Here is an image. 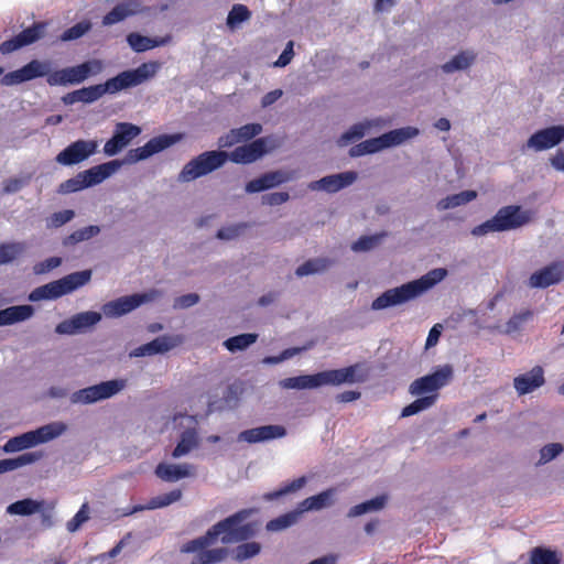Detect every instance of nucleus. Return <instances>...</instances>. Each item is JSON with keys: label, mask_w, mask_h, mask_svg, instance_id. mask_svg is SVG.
<instances>
[{"label": "nucleus", "mask_w": 564, "mask_h": 564, "mask_svg": "<svg viewBox=\"0 0 564 564\" xmlns=\"http://www.w3.org/2000/svg\"><path fill=\"white\" fill-rule=\"evenodd\" d=\"M436 400H437V394L419 398L402 409L401 416L408 417V416L414 415L421 411H424V410L431 408L432 405H434Z\"/></svg>", "instance_id": "nucleus-47"}, {"label": "nucleus", "mask_w": 564, "mask_h": 564, "mask_svg": "<svg viewBox=\"0 0 564 564\" xmlns=\"http://www.w3.org/2000/svg\"><path fill=\"white\" fill-rule=\"evenodd\" d=\"M419 134V130L413 127H404L391 130L387 133L380 135L381 143L383 144V149L399 145L404 141L415 137Z\"/></svg>", "instance_id": "nucleus-32"}, {"label": "nucleus", "mask_w": 564, "mask_h": 564, "mask_svg": "<svg viewBox=\"0 0 564 564\" xmlns=\"http://www.w3.org/2000/svg\"><path fill=\"white\" fill-rule=\"evenodd\" d=\"M195 552L197 553L192 564H215L225 560L228 554L227 549L224 547L207 551L205 549H198Z\"/></svg>", "instance_id": "nucleus-39"}, {"label": "nucleus", "mask_w": 564, "mask_h": 564, "mask_svg": "<svg viewBox=\"0 0 564 564\" xmlns=\"http://www.w3.org/2000/svg\"><path fill=\"white\" fill-rule=\"evenodd\" d=\"M260 551L261 545L258 542L242 543L235 551V560L242 562L258 555Z\"/></svg>", "instance_id": "nucleus-56"}, {"label": "nucleus", "mask_w": 564, "mask_h": 564, "mask_svg": "<svg viewBox=\"0 0 564 564\" xmlns=\"http://www.w3.org/2000/svg\"><path fill=\"white\" fill-rule=\"evenodd\" d=\"M121 163L117 160L106 162L94 167H90L84 172H80L86 186H93L101 183L106 178H108L117 169H119Z\"/></svg>", "instance_id": "nucleus-23"}, {"label": "nucleus", "mask_w": 564, "mask_h": 564, "mask_svg": "<svg viewBox=\"0 0 564 564\" xmlns=\"http://www.w3.org/2000/svg\"><path fill=\"white\" fill-rule=\"evenodd\" d=\"M533 313L530 310H525L518 314L512 315L506 323V333L513 334L522 328L523 323L532 317Z\"/></svg>", "instance_id": "nucleus-57"}, {"label": "nucleus", "mask_w": 564, "mask_h": 564, "mask_svg": "<svg viewBox=\"0 0 564 564\" xmlns=\"http://www.w3.org/2000/svg\"><path fill=\"white\" fill-rule=\"evenodd\" d=\"M286 431L281 425H264L242 431L238 440L247 443H259L263 441L283 437Z\"/></svg>", "instance_id": "nucleus-22"}, {"label": "nucleus", "mask_w": 564, "mask_h": 564, "mask_svg": "<svg viewBox=\"0 0 564 564\" xmlns=\"http://www.w3.org/2000/svg\"><path fill=\"white\" fill-rule=\"evenodd\" d=\"M257 334H241L224 341V346L231 352L243 350L257 341Z\"/></svg>", "instance_id": "nucleus-48"}, {"label": "nucleus", "mask_w": 564, "mask_h": 564, "mask_svg": "<svg viewBox=\"0 0 564 564\" xmlns=\"http://www.w3.org/2000/svg\"><path fill=\"white\" fill-rule=\"evenodd\" d=\"M530 220V212L523 210L521 206L518 205H508L501 207L491 219L474 227L471 234L476 237H480L489 232L513 230L524 226Z\"/></svg>", "instance_id": "nucleus-5"}, {"label": "nucleus", "mask_w": 564, "mask_h": 564, "mask_svg": "<svg viewBox=\"0 0 564 564\" xmlns=\"http://www.w3.org/2000/svg\"><path fill=\"white\" fill-rule=\"evenodd\" d=\"M446 275V269L437 268L416 280L389 289L372 301L371 310L381 311L413 301L440 283Z\"/></svg>", "instance_id": "nucleus-3"}, {"label": "nucleus", "mask_w": 564, "mask_h": 564, "mask_svg": "<svg viewBox=\"0 0 564 564\" xmlns=\"http://www.w3.org/2000/svg\"><path fill=\"white\" fill-rule=\"evenodd\" d=\"M161 68L159 62L142 63L134 69L123 70L117 76L107 79L104 84L83 87L80 91V102L91 104L105 94H117L120 90L135 87L151 79Z\"/></svg>", "instance_id": "nucleus-2"}, {"label": "nucleus", "mask_w": 564, "mask_h": 564, "mask_svg": "<svg viewBox=\"0 0 564 564\" xmlns=\"http://www.w3.org/2000/svg\"><path fill=\"white\" fill-rule=\"evenodd\" d=\"M477 197V193L475 191H463L458 194L449 195L437 203V208L440 210H445L454 207H458L460 205H465Z\"/></svg>", "instance_id": "nucleus-38"}, {"label": "nucleus", "mask_w": 564, "mask_h": 564, "mask_svg": "<svg viewBox=\"0 0 564 564\" xmlns=\"http://www.w3.org/2000/svg\"><path fill=\"white\" fill-rule=\"evenodd\" d=\"M330 264L332 261L327 258L310 259L300 267H297V269L295 270V274L302 278L305 275L319 273L325 271Z\"/></svg>", "instance_id": "nucleus-41"}, {"label": "nucleus", "mask_w": 564, "mask_h": 564, "mask_svg": "<svg viewBox=\"0 0 564 564\" xmlns=\"http://www.w3.org/2000/svg\"><path fill=\"white\" fill-rule=\"evenodd\" d=\"M42 457L41 453H24L14 458L0 460V474L18 469L22 466L35 463Z\"/></svg>", "instance_id": "nucleus-36"}, {"label": "nucleus", "mask_w": 564, "mask_h": 564, "mask_svg": "<svg viewBox=\"0 0 564 564\" xmlns=\"http://www.w3.org/2000/svg\"><path fill=\"white\" fill-rule=\"evenodd\" d=\"M563 452V445L560 443H551L543 446L540 451V463L545 464Z\"/></svg>", "instance_id": "nucleus-64"}, {"label": "nucleus", "mask_w": 564, "mask_h": 564, "mask_svg": "<svg viewBox=\"0 0 564 564\" xmlns=\"http://www.w3.org/2000/svg\"><path fill=\"white\" fill-rule=\"evenodd\" d=\"M141 128L131 122H118L115 126L112 137L105 143L104 152L108 156H113L131 143L133 139L140 135Z\"/></svg>", "instance_id": "nucleus-12"}, {"label": "nucleus", "mask_w": 564, "mask_h": 564, "mask_svg": "<svg viewBox=\"0 0 564 564\" xmlns=\"http://www.w3.org/2000/svg\"><path fill=\"white\" fill-rule=\"evenodd\" d=\"M100 232V228L96 225H90L73 231L64 238L63 245L65 247L75 246L82 241H86Z\"/></svg>", "instance_id": "nucleus-43"}, {"label": "nucleus", "mask_w": 564, "mask_h": 564, "mask_svg": "<svg viewBox=\"0 0 564 564\" xmlns=\"http://www.w3.org/2000/svg\"><path fill=\"white\" fill-rule=\"evenodd\" d=\"M101 319L100 313L88 311L73 315L59 324L55 332L61 335H73L96 325Z\"/></svg>", "instance_id": "nucleus-17"}, {"label": "nucleus", "mask_w": 564, "mask_h": 564, "mask_svg": "<svg viewBox=\"0 0 564 564\" xmlns=\"http://www.w3.org/2000/svg\"><path fill=\"white\" fill-rule=\"evenodd\" d=\"M251 17L250 10L243 4H234L227 17V25L235 29L239 23L249 20Z\"/></svg>", "instance_id": "nucleus-51"}, {"label": "nucleus", "mask_w": 564, "mask_h": 564, "mask_svg": "<svg viewBox=\"0 0 564 564\" xmlns=\"http://www.w3.org/2000/svg\"><path fill=\"white\" fill-rule=\"evenodd\" d=\"M96 141L78 140L70 143L56 155V162L62 165H74L83 162L95 153Z\"/></svg>", "instance_id": "nucleus-15"}, {"label": "nucleus", "mask_w": 564, "mask_h": 564, "mask_svg": "<svg viewBox=\"0 0 564 564\" xmlns=\"http://www.w3.org/2000/svg\"><path fill=\"white\" fill-rule=\"evenodd\" d=\"M247 228V224L241 223L237 225H231L227 227H223L217 231V238L221 240H230L237 238L245 229Z\"/></svg>", "instance_id": "nucleus-63"}, {"label": "nucleus", "mask_w": 564, "mask_h": 564, "mask_svg": "<svg viewBox=\"0 0 564 564\" xmlns=\"http://www.w3.org/2000/svg\"><path fill=\"white\" fill-rule=\"evenodd\" d=\"M332 490H325L318 495L308 497L300 503V512L319 510L330 503Z\"/></svg>", "instance_id": "nucleus-42"}, {"label": "nucleus", "mask_w": 564, "mask_h": 564, "mask_svg": "<svg viewBox=\"0 0 564 564\" xmlns=\"http://www.w3.org/2000/svg\"><path fill=\"white\" fill-rule=\"evenodd\" d=\"M174 346H175V343L173 341L172 337L160 336V337L154 338L150 343H147L144 345L137 347L131 352V356L144 357V356H153L156 354H164V352L171 350Z\"/></svg>", "instance_id": "nucleus-26"}, {"label": "nucleus", "mask_w": 564, "mask_h": 564, "mask_svg": "<svg viewBox=\"0 0 564 564\" xmlns=\"http://www.w3.org/2000/svg\"><path fill=\"white\" fill-rule=\"evenodd\" d=\"M300 514V510L284 513L275 519L270 520L267 524V529L269 531L284 530L293 525L297 521Z\"/></svg>", "instance_id": "nucleus-50"}, {"label": "nucleus", "mask_w": 564, "mask_h": 564, "mask_svg": "<svg viewBox=\"0 0 564 564\" xmlns=\"http://www.w3.org/2000/svg\"><path fill=\"white\" fill-rule=\"evenodd\" d=\"M267 142L264 138H259L251 143L237 147L228 153V160L238 164L252 163L267 153Z\"/></svg>", "instance_id": "nucleus-19"}, {"label": "nucleus", "mask_w": 564, "mask_h": 564, "mask_svg": "<svg viewBox=\"0 0 564 564\" xmlns=\"http://www.w3.org/2000/svg\"><path fill=\"white\" fill-rule=\"evenodd\" d=\"M181 498H182V490L174 489V490H171L170 492L159 495L156 497L151 498L147 506H142V505L133 506L132 508L126 510L123 512V516H131L135 512L143 511L145 509L154 510V509L164 508V507H167V506L178 501Z\"/></svg>", "instance_id": "nucleus-24"}, {"label": "nucleus", "mask_w": 564, "mask_h": 564, "mask_svg": "<svg viewBox=\"0 0 564 564\" xmlns=\"http://www.w3.org/2000/svg\"><path fill=\"white\" fill-rule=\"evenodd\" d=\"M50 86L79 85L83 83L77 66L65 67L47 75Z\"/></svg>", "instance_id": "nucleus-28"}, {"label": "nucleus", "mask_w": 564, "mask_h": 564, "mask_svg": "<svg viewBox=\"0 0 564 564\" xmlns=\"http://www.w3.org/2000/svg\"><path fill=\"white\" fill-rule=\"evenodd\" d=\"M564 279V263L553 262L531 274L529 286L545 289L560 283Z\"/></svg>", "instance_id": "nucleus-18"}, {"label": "nucleus", "mask_w": 564, "mask_h": 564, "mask_svg": "<svg viewBox=\"0 0 564 564\" xmlns=\"http://www.w3.org/2000/svg\"><path fill=\"white\" fill-rule=\"evenodd\" d=\"M419 134V130L413 127H404L391 130L387 133L380 135L381 143L383 144V149L399 145L404 141L415 137Z\"/></svg>", "instance_id": "nucleus-31"}, {"label": "nucleus", "mask_w": 564, "mask_h": 564, "mask_svg": "<svg viewBox=\"0 0 564 564\" xmlns=\"http://www.w3.org/2000/svg\"><path fill=\"white\" fill-rule=\"evenodd\" d=\"M235 133L239 138V142L248 141L256 135L260 134L262 131V126L260 123H247L240 128L234 129Z\"/></svg>", "instance_id": "nucleus-60"}, {"label": "nucleus", "mask_w": 564, "mask_h": 564, "mask_svg": "<svg viewBox=\"0 0 564 564\" xmlns=\"http://www.w3.org/2000/svg\"><path fill=\"white\" fill-rule=\"evenodd\" d=\"M91 279V271L84 270L73 272L64 278L50 282L34 289L30 295V301L36 302L41 300H55L65 294L72 293L78 288L87 284Z\"/></svg>", "instance_id": "nucleus-6"}, {"label": "nucleus", "mask_w": 564, "mask_h": 564, "mask_svg": "<svg viewBox=\"0 0 564 564\" xmlns=\"http://www.w3.org/2000/svg\"><path fill=\"white\" fill-rule=\"evenodd\" d=\"M289 177L281 171L268 172L258 178L247 183L246 191L248 193H258L286 182Z\"/></svg>", "instance_id": "nucleus-25"}, {"label": "nucleus", "mask_w": 564, "mask_h": 564, "mask_svg": "<svg viewBox=\"0 0 564 564\" xmlns=\"http://www.w3.org/2000/svg\"><path fill=\"white\" fill-rule=\"evenodd\" d=\"M256 509L252 508L237 511L209 528L205 535L185 543L181 551L184 553H194L198 549H206L214 544L218 539H220L224 544L247 541L253 536L256 529L252 523L243 522Z\"/></svg>", "instance_id": "nucleus-1"}, {"label": "nucleus", "mask_w": 564, "mask_h": 564, "mask_svg": "<svg viewBox=\"0 0 564 564\" xmlns=\"http://www.w3.org/2000/svg\"><path fill=\"white\" fill-rule=\"evenodd\" d=\"M384 235L386 234H379V235H372V236H361L351 245V249L356 252L369 251L380 243L381 238Z\"/></svg>", "instance_id": "nucleus-55"}, {"label": "nucleus", "mask_w": 564, "mask_h": 564, "mask_svg": "<svg viewBox=\"0 0 564 564\" xmlns=\"http://www.w3.org/2000/svg\"><path fill=\"white\" fill-rule=\"evenodd\" d=\"M127 42L131 46V48L138 53L145 52L148 50L164 45L166 43L165 39H152L139 33H130L127 36Z\"/></svg>", "instance_id": "nucleus-35"}, {"label": "nucleus", "mask_w": 564, "mask_h": 564, "mask_svg": "<svg viewBox=\"0 0 564 564\" xmlns=\"http://www.w3.org/2000/svg\"><path fill=\"white\" fill-rule=\"evenodd\" d=\"M89 519L88 503H83L76 514L67 522L66 527L69 532L77 531L80 525Z\"/></svg>", "instance_id": "nucleus-61"}, {"label": "nucleus", "mask_w": 564, "mask_h": 564, "mask_svg": "<svg viewBox=\"0 0 564 564\" xmlns=\"http://www.w3.org/2000/svg\"><path fill=\"white\" fill-rule=\"evenodd\" d=\"M90 29L91 23L89 21H82L65 30L59 39L63 42L77 40L86 34Z\"/></svg>", "instance_id": "nucleus-54"}, {"label": "nucleus", "mask_w": 564, "mask_h": 564, "mask_svg": "<svg viewBox=\"0 0 564 564\" xmlns=\"http://www.w3.org/2000/svg\"><path fill=\"white\" fill-rule=\"evenodd\" d=\"M182 139V134H161L150 139L144 145L131 149L126 155L127 163H137L170 148Z\"/></svg>", "instance_id": "nucleus-10"}, {"label": "nucleus", "mask_w": 564, "mask_h": 564, "mask_svg": "<svg viewBox=\"0 0 564 564\" xmlns=\"http://www.w3.org/2000/svg\"><path fill=\"white\" fill-rule=\"evenodd\" d=\"M545 383L544 369L534 366L530 371L521 373L513 379V387L518 395H524L541 388Z\"/></svg>", "instance_id": "nucleus-21"}, {"label": "nucleus", "mask_w": 564, "mask_h": 564, "mask_svg": "<svg viewBox=\"0 0 564 564\" xmlns=\"http://www.w3.org/2000/svg\"><path fill=\"white\" fill-rule=\"evenodd\" d=\"M50 65L37 59H32L23 67L17 69L20 83L29 82L48 75Z\"/></svg>", "instance_id": "nucleus-33"}, {"label": "nucleus", "mask_w": 564, "mask_h": 564, "mask_svg": "<svg viewBox=\"0 0 564 564\" xmlns=\"http://www.w3.org/2000/svg\"><path fill=\"white\" fill-rule=\"evenodd\" d=\"M366 126L362 123L354 124L348 131L341 134L339 143L345 145L351 141L361 139L365 135Z\"/></svg>", "instance_id": "nucleus-62"}, {"label": "nucleus", "mask_w": 564, "mask_h": 564, "mask_svg": "<svg viewBox=\"0 0 564 564\" xmlns=\"http://www.w3.org/2000/svg\"><path fill=\"white\" fill-rule=\"evenodd\" d=\"M33 313L34 308L31 305H15L0 310V326L26 321Z\"/></svg>", "instance_id": "nucleus-29"}, {"label": "nucleus", "mask_w": 564, "mask_h": 564, "mask_svg": "<svg viewBox=\"0 0 564 564\" xmlns=\"http://www.w3.org/2000/svg\"><path fill=\"white\" fill-rule=\"evenodd\" d=\"M357 365L348 366L341 369L325 370L314 375H303L285 378L280 381L283 389H314L322 386H339L341 383H351L356 381Z\"/></svg>", "instance_id": "nucleus-4"}, {"label": "nucleus", "mask_w": 564, "mask_h": 564, "mask_svg": "<svg viewBox=\"0 0 564 564\" xmlns=\"http://www.w3.org/2000/svg\"><path fill=\"white\" fill-rule=\"evenodd\" d=\"M127 386V380L124 379H113L109 381H104L98 384H94L78 391H75L70 395L72 403L79 404H90L100 400L109 399Z\"/></svg>", "instance_id": "nucleus-9"}, {"label": "nucleus", "mask_w": 564, "mask_h": 564, "mask_svg": "<svg viewBox=\"0 0 564 564\" xmlns=\"http://www.w3.org/2000/svg\"><path fill=\"white\" fill-rule=\"evenodd\" d=\"M381 150H383V144L381 143L380 137H377L365 140L350 148L349 155L352 158H357L362 156L365 154H372Z\"/></svg>", "instance_id": "nucleus-45"}, {"label": "nucleus", "mask_w": 564, "mask_h": 564, "mask_svg": "<svg viewBox=\"0 0 564 564\" xmlns=\"http://www.w3.org/2000/svg\"><path fill=\"white\" fill-rule=\"evenodd\" d=\"M199 438L195 429H187L182 432L180 441L172 452L174 458L182 457L188 454L192 449L198 446Z\"/></svg>", "instance_id": "nucleus-34"}, {"label": "nucleus", "mask_w": 564, "mask_h": 564, "mask_svg": "<svg viewBox=\"0 0 564 564\" xmlns=\"http://www.w3.org/2000/svg\"><path fill=\"white\" fill-rule=\"evenodd\" d=\"M476 59L473 52L464 51L455 55L451 61L442 65L444 73H453L455 70L467 69Z\"/></svg>", "instance_id": "nucleus-37"}, {"label": "nucleus", "mask_w": 564, "mask_h": 564, "mask_svg": "<svg viewBox=\"0 0 564 564\" xmlns=\"http://www.w3.org/2000/svg\"><path fill=\"white\" fill-rule=\"evenodd\" d=\"M45 26L46 23L36 22L32 26L24 29L18 35L2 42L0 44V52L2 54H9L36 42L43 36Z\"/></svg>", "instance_id": "nucleus-16"}, {"label": "nucleus", "mask_w": 564, "mask_h": 564, "mask_svg": "<svg viewBox=\"0 0 564 564\" xmlns=\"http://www.w3.org/2000/svg\"><path fill=\"white\" fill-rule=\"evenodd\" d=\"M85 180L82 175V173H78L75 177H72L69 180H66L65 182L61 183L58 186V193L61 194H69L75 193L78 191H82L86 188Z\"/></svg>", "instance_id": "nucleus-58"}, {"label": "nucleus", "mask_w": 564, "mask_h": 564, "mask_svg": "<svg viewBox=\"0 0 564 564\" xmlns=\"http://www.w3.org/2000/svg\"><path fill=\"white\" fill-rule=\"evenodd\" d=\"M155 475L164 481H177L191 475L187 465H174L160 463L155 468Z\"/></svg>", "instance_id": "nucleus-30"}, {"label": "nucleus", "mask_w": 564, "mask_h": 564, "mask_svg": "<svg viewBox=\"0 0 564 564\" xmlns=\"http://www.w3.org/2000/svg\"><path fill=\"white\" fill-rule=\"evenodd\" d=\"M387 502L386 496H377L370 500L364 501L350 508L349 518L358 517L367 512L381 510Z\"/></svg>", "instance_id": "nucleus-40"}, {"label": "nucleus", "mask_w": 564, "mask_h": 564, "mask_svg": "<svg viewBox=\"0 0 564 564\" xmlns=\"http://www.w3.org/2000/svg\"><path fill=\"white\" fill-rule=\"evenodd\" d=\"M76 66L83 83L89 77L100 74L104 69V64L100 59H89Z\"/></svg>", "instance_id": "nucleus-53"}, {"label": "nucleus", "mask_w": 564, "mask_h": 564, "mask_svg": "<svg viewBox=\"0 0 564 564\" xmlns=\"http://www.w3.org/2000/svg\"><path fill=\"white\" fill-rule=\"evenodd\" d=\"M65 430L66 425L64 423H50L34 431H30L18 436L11 437L3 445L2 449L6 453H15L23 449H28L58 437L65 432Z\"/></svg>", "instance_id": "nucleus-7"}, {"label": "nucleus", "mask_w": 564, "mask_h": 564, "mask_svg": "<svg viewBox=\"0 0 564 564\" xmlns=\"http://www.w3.org/2000/svg\"><path fill=\"white\" fill-rule=\"evenodd\" d=\"M155 293L156 292L153 291L151 293L132 294V295L119 297L117 300L106 303L102 306V313L107 317L122 316V315L128 314L131 311L135 310L141 304L152 301Z\"/></svg>", "instance_id": "nucleus-13"}, {"label": "nucleus", "mask_w": 564, "mask_h": 564, "mask_svg": "<svg viewBox=\"0 0 564 564\" xmlns=\"http://www.w3.org/2000/svg\"><path fill=\"white\" fill-rule=\"evenodd\" d=\"M227 160L228 153L225 151H205L187 162L177 178L182 183L194 181L218 170Z\"/></svg>", "instance_id": "nucleus-8"}, {"label": "nucleus", "mask_w": 564, "mask_h": 564, "mask_svg": "<svg viewBox=\"0 0 564 564\" xmlns=\"http://www.w3.org/2000/svg\"><path fill=\"white\" fill-rule=\"evenodd\" d=\"M139 2L135 0H129L126 2H121L117 4L111 11H109L104 18H102V24L104 25H112L116 23H119L127 19L130 15H133L138 13L139 10Z\"/></svg>", "instance_id": "nucleus-27"}, {"label": "nucleus", "mask_w": 564, "mask_h": 564, "mask_svg": "<svg viewBox=\"0 0 564 564\" xmlns=\"http://www.w3.org/2000/svg\"><path fill=\"white\" fill-rule=\"evenodd\" d=\"M357 177L358 174L354 171L333 174L310 183L308 188L312 191H325L327 193H336L341 188H345L352 184L357 180Z\"/></svg>", "instance_id": "nucleus-20"}, {"label": "nucleus", "mask_w": 564, "mask_h": 564, "mask_svg": "<svg viewBox=\"0 0 564 564\" xmlns=\"http://www.w3.org/2000/svg\"><path fill=\"white\" fill-rule=\"evenodd\" d=\"M75 216L74 210L72 209H64L61 212H56L51 215V217L47 219V227L48 228H59L63 225L70 221Z\"/></svg>", "instance_id": "nucleus-59"}, {"label": "nucleus", "mask_w": 564, "mask_h": 564, "mask_svg": "<svg viewBox=\"0 0 564 564\" xmlns=\"http://www.w3.org/2000/svg\"><path fill=\"white\" fill-rule=\"evenodd\" d=\"M530 562L531 564H560L561 558L556 551L536 546L530 553Z\"/></svg>", "instance_id": "nucleus-44"}, {"label": "nucleus", "mask_w": 564, "mask_h": 564, "mask_svg": "<svg viewBox=\"0 0 564 564\" xmlns=\"http://www.w3.org/2000/svg\"><path fill=\"white\" fill-rule=\"evenodd\" d=\"M453 377V368L445 365L433 373L415 379L409 388L412 395H421L427 392H435L446 386Z\"/></svg>", "instance_id": "nucleus-11"}, {"label": "nucleus", "mask_w": 564, "mask_h": 564, "mask_svg": "<svg viewBox=\"0 0 564 564\" xmlns=\"http://www.w3.org/2000/svg\"><path fill=\"white\" fill-rule=\"evenodd\" d=\"M24 246L20 242L0 245V264L12 262L22 253Z\"/></svg>", "instance_id": "nucleus-52"}, {"label": "nucleus", "mask_w": 564, "mask_h": 564, "mask_svg": "<svg viewBox=\"0 0 564 564\" xmlns=\"http://www.w3.org/2000/svg\"><path fill=\"white\" fill-rule=\"evenodd\" d=\"M42 505L30 498L18 500L7 508L10 514L30 516L40 511Z\"/></svg>", "instance_id": "nucleus-46"}, {"label": "nucleus", "mask_w": 564, "mask_h": 564, "mask_svg": "<svg viewBox=\"0 0 564 564\" xmlns=\"http://www.w3.org/2000/svg\"><path fill=\"white\" fill-rule=\"evenodd\" d=\"M564 141V126H552L534 132L527 141V148L536 152L552 149Z\"/></svg>", "instance_id": "nucleus-14"}, {"label": "nucleus", "mask_w": 564, "mask_h": 564, "mask_svg": "<svg viewBox=\"0 0 564 564\" xmlns=\"http://www.w3.org/2000/svg\"><path fill=\"white\" fill-rule=\"evenodd\" d=\"M305 482H306V478L300 477V478L294 479L291 482L284 485L283 487H281L278 490L267 492L263 496V498L268 501L276 500L282 496H285L288 494L295 492V491L300 490L305 485Z\"/></svg>", "instance_id": "nucleus-49"}]
</instances>
